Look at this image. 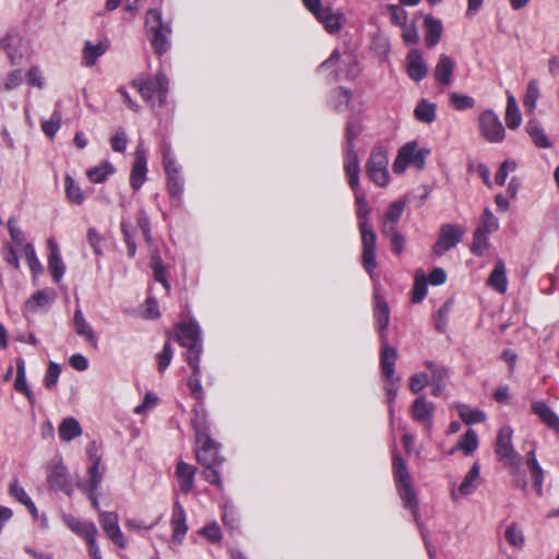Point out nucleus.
Here are the masks:
<instances>
[{
    "mask_svg": "<svg viewBox=\"0 0 559 559\" xmlns=\"http://www.w3.org/2000/svg\"><path fill=\"white\" fill-rule=\"evenodd\" d=\"M382 236L390 238L391 250L395 254L399 255L404 251L405 238L397 229H394L392 233L382 234Z\"/></svg>",
    "mask_w": 559,
    "mask_h": 559,
    "instance_id": "e2e57ef3",
    "label": "nucleus"
},
{
    "mask_svg": "<svg viewBox=\"0 0 559 559\" xmlns=\"http://www.w3.org/2000/svg\"><path fill=\"white\" fill-rule=\"evenodd\" d=\"M429 383V376L425 372L415 373L409 378V390L417 394Z\"/></svg>",
    "mask_w": 559,
    "mask_h": 559,
    "instance_id": "338daca9",
    "label": "nucleus"
},
{
    "mask_svg": "<svg viewBox=\"0 0 559 559\" xmlns=\"http://www.w3.org/2000/svg\"><path fill=\"white\" fill-rule=\"evenodd\" d=\"M414 117L423 123L433 122L437 118V105L426 98H421L414 109Z\"/></svg>",
    "mask_w": 559,
    "mask_h": 559,
    "instance_id": "72a5a7b5",
    "label": "nucleus"
},
{
    "mask_svg": "<svg viewBox=\"0 0 559 559\" xmlns=\"http://www.w3.org/2000/svg\"><path fill=\"white\" fill-rule=\"evenodd\" d=\"M526 131L537 147L548 148L551 146V143L548 140L544 129L539 126L537 121L530 120L526 123Z\"/></svg>",
    "mask_w": 559,
    "mask_h": 559,
    "instance_id": "4c0bfd02",
    "label": "nucleus"
},
{
    "mask_svg": "<svg viewBox=\"0 0 559 559\" xmlns=\"http://www.w3.org/2000/svg\"><path fill=\"white\" fill-rule=\"evenodd\" d=\"M386 9L394 25L402 27L407 24L408 14L403 8L397 4H389Z\"/></svg>",
    "mask_w": 559,
    "mask_h": 559,
    "instance_id": "bf43d9fd",
    "label": "nucleus"
},
{
    "mask_svg": "<svg viewBox=\"0 0 559 559\" xmlns=\"http://www.w3.org/2000/svg\"><path fill=\"white\" fill-rule=\"evenodd\" d=\"M146 33L154 53L163 56L170 48L171 27L164 23L157 9H150L145 15Z\"/></svg>",
    "mask_w": 559,
    "mask_h": 559,
    "instance_id": "20e7f679",
    "label": "nucleus"
},
{
    "mask_svg": "<svg viewBox=\"0 0 559 559\" xmlns=\"http://www.w3.org/2000/svg\"><path fill=\"white\" fill-rule=\"evenodd\" d=\"M356 216L358 221V227H361L362 224L365 226L370 225L369 224V214L371 212V209L368 204V201L362 195H356Z\"/></svg>",
    "mask_w": 559,
    "mask_h": 559,
    "instance_id": "8fccbe9b",
    "label": "nucleus"
},
{
    "mask_svg": "<svg viewBox=\"0 0 559 559\" xmlns=\"http://www.w3.org/2000/svg\"><path fill=\"white\" fill-rule=\"evenodd\" d=\"M373 318L380 333L381 341L386 340L385 330L390 322V309L386 301L379 296H376L374 298Z\"/></svg>",
    "mask_w": 559,
    "mask_h": 559,
    "instance_id": "bb28decb",
    "label": "nucleus"
},
{
    "mask_svg": "<svg viewBox=\"0 0 559 559\" xmlns=\"http://www.w3.org/2000/svg\"><path fill=\"white\" fill-rule=\"evenodd\" d=\"M478 447V437L473 429H468L465 435L461 438L456 447L450 451L454 453L456 450H462L466 455H471Z\"/></svg>",
    "mask_w": 559,
    "mask_h": 559,
    "instance_id": "37998d69",
    "label": "nucleus"
},
{
    "mask_svg": "<svg viewBox=\"0 0 559 559\" xmlns=\"http://www.w3.org/2000/svg\"><path fill=\"white\" fill-rule=\"evenodd\" d=\"M147 159L145 150L139 145L134 153V160L130 173V187L136 191L146 180Z\"/></svg>",
    "mask_w": 559,
    "mask_h": 559,
    "instance_id": "dca6fc26",
    "label": "nucleus"
},
{
    "mask_svg": "<svg viewBox=\"0 0 559 559\" xmlns=\"http://www.w3.org/2000/svg\"><path fill=\"white\" fill-rule=\"evenodd\" d=\"M427 295V280L423 276H416L414 286L412 288V302L419 304Z\"/></svg>",
    "mask_w": 559,
    "mask_h": 559,
    "instance_id": "6e6d98bb",
    "label": "nucleus"
},
{
    "mask_svg": "<svg viewBox=\"0 0 559 559\" xmlns=\"http://www.w3.org/2000/svg\"><path fill=\"white\" fill-rule=\"evenodd\" d=\"M167 191L173 200L180 201L183 193V185L179 174L166 176Z\"/></svg>",
    "mask_w": 559,
    "mask_h": 559,
    "instance_id": "864d4df0",
    "label": "nucleus"
},
{
    "mask_svg": "<svg viewBox=\"0 0 559 559\" xmlns=\"http://www.w3.org/2000/svg\"><path fill=\"white\" fill-rule=\"evenodd\" d=\"M506 124L509 129L514 130L520 127L522 122V116L518 107L514 96L509 95L507 99L506 109Z\"/></svg>",
    "mask_w": 559,
    "mask_h": 559,
    "instance_id": "58836bf2",
    "label": "nucleus"
},
{
    "mask_svg": "<svg viewBox=\"0 0 559 559\" xmlns=\"http://www.w3.org/2000/svg\"><path fill=\"white\" fill-rule=\"evenodd\" d=\"M63 522L75 535L85 540L86 546L96 542L98 531L94 523L78 519L70 514L63 515Z\"/></svg>",
    "mask_w": 559,
    "mask_h": 559,
    "instance_id": "2eb2a0df",
    "label": "nucleus"
},
{
    "mask_svg": "<svg viewBox=\"0 0 559 559\" xmlns=\"http://www.w3.org/2000/svg\"><path fill=\"white\" fill-rule=\"evenodd\" d=\"M397 350L388 344L386 340L381 341L380 368L383 378H392L395 372Z\"/></svg>",
    "mask_w": 559,
    "mask_h": 559,
    "instance_id": "b1692460",
    "label": "nucleus"
},
{
    "mask_svg": "<svg viewBox=\"0 0 559 559\" xmlns=\"http://www.w3.org/2000/svg\"><path fill=\"white\" fill-rule=\"evenodd\" d=\"M449 104L452 108L457 111H464L475 106L476 100L472 96L460 94L457 92H451L449 95Z\"/></svg>",
    "mask_w": 559,
    "mask_h": 559,
    "instance_id": "a18cd8bd",
    "label": "nucleus"
},
{
    "mask_svg": "<svg viewBox=\"0 0 559 559\" xmlns=\"http://www.w3.org/2000/svg\"><path fill=\"white\" fill-rule=\"evenodd\" d=\"M358 229L360 233L362 247L361 264L365 271L371 275L378 266L376 259L377 235L373 231L371 225L365 226L362 224V226L358 227Z\"/></svg>",
    "mask_w": 559,
    "mask_h": 559,
    "instance_id": "9d476101",
    "label": "nucleus"
},
{
    "mask_svg": "<svg viewBox=\"0 0 559 559\" xmlns=\"http://www.w3.org/2000/svg\"><path fill=\"white\" fill-rule=\"evenodd\" d=\"M487 285L500 294H504L507 292L508 278L506 274V264L501 259L496 261L495 267L487 280Z\"/></svg>",
    "mask_w": 559,
    "mask_h": 559,
    "instance_id": "c756f323",
    "label": "nucleus"
},
{
    "mask_svg": "<svg viewBox=\"0 0 559 559\" xmlns=\"http://www.w3.org/2000/svg\"><path fill=\"white\" fill-rule=\"evenodd\" d=\"M504 537L508 544L515 549H522L525 545V537L523 531L521 530L518 523H511L506 528Z\"/></svg>",
    "mask_w": 559,
    "mask_h": 559,
    "instance_id": "c03bdc74",
    "label": "nucleus"
},
{
    "mask_svg": "<svg viewBox=\"0 0 559 559\" xmlns=\"http://www.w3.org/2000/svg\"><path fill=\"white\" fill-rule=\"evenodd\" d=\"M51 299L52 296L49 295L46 290H37L26 301L25 309L26 311L36 312L39 308H43L46 305H48Z\"/></svg>",
    "mask_w": 559,
    "mask_h": 559,
    "instance_id": "09e8293b",
    "label": "nucleus"
},
{
    "mask_svg": "<svg viewBox=\"0 0 559 559\" xmlns=\"http://www.w3.org/2000/svg\"><path fill=\"white\" fill-rule=\"evenodd\" d=\"M88 455H90V460L92 462L91 466L87 469L88 480L81 484L80 488L84 492L88 493L93 508L95 510H98L99 503L95 496V491L98 489V487L102 483V479H103V475L99 472V465H100L102 457L97 453L93 452V447L88 449Z\"/></svg>",
    "mask_w": 559,
    "mask_h": 559,
    "instance_id": "f8f14e48",
    "label": "nucleus"
},
{
    "mask_svg": "<svg viewBox=\"0 0 559 559\" xmlns=\"http://www.w3.org/2000/svg\"><path fill=\"white\" fill-rule=\"evenodd\" d=\"M454 70L455 61L445 53L440 55L433 69L436 84L440 87L450 86L453 82Z\"/></svg>",
    "mask_w": 559,
    "mask_h": 559,
    "instance_id": "f3484780",
    "label": "nucleus"
},
{
    "mask_svg": "<svg viewBox=\"0 0 559 559\" xmlns=\"http://www.w3.org/2000/svg\"><path fill=\"white\" fill-rule=\"evenodd\" d=\"M532 412L539 417L543 424L559 433V417L558 415L544 402H534L532 404Z\"/></svg>",
    "mask_w": 559,
    "mask_h": 559,
    "instance_id": "cd10ccee",
    "label": "nucleus"
},
{
    "mask_svg": "<svg viewBox=\"0 0 559 559\" xmlns=\"http://www.w3.org/2000/svg\"><path fill=\"white\" fill-rule=\"evenodd\" d=\"M466 229L457 224H442L439 228L438 239L432 246V252L437 257L443 255L447 251L455 248L463 239Z\"/></svg>",
    "mask_w": 559,
    "mask_h": 559,
    "instance_id": "1a4fd4ad",
    "label": "nucleus"
},
{
    "mask_svg": "<svg viewBox=\"0 0 559 559\" xmlns=\"http://www.w3.org/2000/svg\"><path fill=\"white\" fill-rule=\"evenodd\" d=\"M64 192L68 201L75 205L83 204L85 197L80 186L75 183V180L67 175L64 177Z\"/></svg>",
    "mask_w": 559,
    "mask_h": 559,
    "instance_id": "a19ab883",
    "label": "nucleus"
},
{
    "mask_svg": "<svg viewBox=\"0 0 559 559\" xmlns=\"http://www.w3.org/2000/svg\"><path fill=\"white\" fill-rule=\"evenodd\" d=\"M435 404L428 402L426 396H418L412 404V418L420 424L428 432L433 426Z\"/></svg>",
    "mask_w": 559,
    "mask_h": 559,
    "instance_id": "4468645a",
    "label": "nucleus"
},
{
    "mask_svg": "<svg viewBox=\"0 0 559 559\" xmlns=\"http://www.w3.org/2000/svg\"><path fill=\"white\" fill-rule=\"evenodd\" d=\"M476 229L486 234H492L499 229L498 218L489 209H485L480 218V224Z\"/></svg>",
    "mask_w": 559,
    "mask_h": 559,
    "instance_id": "3c124183",
    "label": "nucleus"
},
{
    "mask_svg": "<svg viewBox=\"0 0 559 559\" xmlns=\"http://www.w3.org/2000/svg\"><path fill=\"white\" fill-rule=\"evenodd\" d=\"M388 152L384 147L373 148L366 164V171L371 181L379 187H385L389 183Z\"/></svg>",
    "mask_w": 559,
    "mask_h": 559,
    "instance_id": "6e6552de",
    "label": "nucleus"
},
{
    "mask_svg": "<svg viewBox=\"0 0 559 559\" xmlns=\"http://www.w3.org/2000/svg\"><path fill=\"white\" fill-rule=\"evenodd\" d=\"M47 481L52 489L63 490L68 486L67 468L56 464L48 468Z\"/></svg>",
    "mask_w": 559,
    "mask_h": 559,
    "instance_id": "f704fd0d",
    "label": "nucleus"
},
{
    "mask_svg": "<svg viewBox=\"0 0 559 559\" xmlns=\"http://www.w3.org/2000/svg\"><path fill=\"white\" fill-rule=\"evenodd\" d=\"M115 171L114 166L109 162H105L99 166L90 168L86 171L88 180L93 183H103Z\"/></svg>",
    "mask_w": 559,
    "mask_h": 559,
    "instance_id": "79ce46f5",
    "label": "nucleus"
},
{
    "mask_svg": "<svg viewBox=\"0 0 559 559\" xmlns=\"http://www.w3.org/2000/svg\"><path fill=\"white\" fill-rule=\"evenodd\" d=\"M109 40H100L97 44L86 40L82 50V64L84 67H93L97 59L109 49Z\"/></svg>",
    "mask_w": 559,
    "mask_h": 559,
    "instance_id": "a878e982",
    "label": "nucleus"
},
{
    "mask_svg": "<svg viewBox=\"0 0 559 559\" xmlns=\"http://www.w3.org/2000/svg\"><path fill=\"white\" fill-rule=\"evenodd\" d=\"M344 170L349 187L356 192L359 187V162L355 148H346L344 154Z\"/></svg>",
    "mask_w": 559,
    "mask_h": 559,
    "instance_id": "5701e85b",
    "label": "nucleus"
},
{
    "mask_svg": "<svg viewBox=\"0 0 559 559\" xmlns=\"http://www.w3.org/2000/svg\"><path fill=\"white\" fill-rule=\"evenodd\" d=\"M405 206L406 202L404 200H396L389 205L381 221V234L392 233L394 229H397Z\"/></svg>",
    "mask_w": 559,
    "mask_h": 559,
    "instance_id": "6ab92c4d",
    "label": "nucleus"
},
{
    "mask_svg": "<svg viewBox=\"0 0 559 559\" xmlns=\"http://www.w3.org/2000/svg\"><path fill=\"white\" fill-rule=\"evenodd\" d=\"M14 390L21 394H24L31 404L34 403V396L26 383V371L23 359L16 361V378L14 381Z\"/></svg>",
    "mask_w": 559,
    "mask_h": 559,
    "instance_id": "c9c22d12",
    "label": "nucleus"
},
{
    "mask_svg": "<svg viewBox=\"0 0 559 559\" xmlns=\"http://www.w3.org/2000/svg\"><path fill=\"white\" fill-rule=\"evenodd\" d=\"M25 257L31 272L36 275L43 271V265L38 260L35 249L32 245H26Z\"/></svg>",
    "mask_w": 559,
    "mask_h": 559,
    "instance_id": "680f3d73",
    "label": "nucleus"
},
{
    "mask_svg": "<svg viewBox=\"0 0 559 559\" xmlns=\"http://www.w3.org/2000/svg\"><path fill=\"white\" fill-rule=\"evenodd\" d=\"M60 127L61 114L59 111H53L50 119L41 123L43 132L49 138H53L59 131Z\"/></svg>",
    "mask_w": 559,
    "mask_h": 559,
    "instance_id": "4d7b16f0",
    "label": "nucleus"
},
{
    "mask_svg": "<svg viewBox=\"0 0 559 559\" xmlns=\"http://www.w3.org/2000/svg\"><path fill=\"white\" fill-rule=\"evenodd\" d=\"M539 95L540 93L537 80H531L527 84L526 93L523 99V105L526 110L530 112L535 110Z\"/></svg>",
    "mask_w": 559,
    "mask_h": 559,
    "instance_id": "49530a36",
    "label": "nucleus"
},
{
    "mask_svg": "<svg viewBox=\"0 0 559 559\" xmlns=\"http://www.w3.org/2000/svg\"><path fill=\"white\" fill-rule=\"evenodd\" d=\"M406 72L411 80L423 81L428 74V67L423 53L417 48H412L406 56Z\"/></svg>",
    "mask_w": 559,
    "mask_h": 559,
    "instance_id": "a211bd4d",
    "label": "nucleus"
},
{
    "mask_svg": "<svg viewBox=\"0 0 559 559\" xmlns=\"http://www.w3.org/2000/svg\"><path fill=\"white\" fill-rule=\"evenodd\" d=\"M174 349L169 341L165 342L160 353L156 355L157 369L163 373L171 362Z\"/></svg>",
    "mask_w": 559,
    "mask_h": 559,
    "instance_id": "603ef678",
    "label": "nucleus"
},
{
    "mask_svg": "<svg viewBox=\"0 0 559 559\" xmlns=\"http://www.w3.org/2000/svg\"><path fill=\"white\" fill-rule=\"evenodd\" d=\"M47 246L49 249L48 269L52 281L55 283H59L66 272V267L60 255L59 247L56 243V241L51 238L47 240Z\"/></svg>",
    "mask_w": 559,
    "mask_h": 559,
    "instance_id": "412c9836",
    "label": "nucleus"
},
{
    "mask_svg": "<svg viewBox=\"0 0 559 559\" xmlns=\"http://www.w3.org/2000/svg\"><path fill=\"white\" fill-rule=\"evenodd\" d=\"M316 19L324 25V28L330 34H335L341 31L343 26V14L335 13L332 8L325 7L316 15Z\"/></svg>",
    "mask_w": 559,
    "mask_h": 559,
    "instance_id": "7c9ffc66",
    "label": "nucleus"
},
{
    "mask_svg": "<svg viewBox=\"0 0 559 559\" xmlns=\"http://www.w3.org/2000/svg\"><path fill=\"white\" fill-rule=\"evenodd\" d=\"M479 130L483 138L490 143L503 141L506 131L499 117L491 110L486 109L478 117Z\"/></svg>",
    "mask_w": 559,
    "mask_h": 559,
    "instance_id": "9b49d317",
    "label": "nucleus"
},
{
    "mask_svg": "<svg viewBox=\"0 0 559 559\" xmlns=\"http://www.w3.org/2000/svg\"><path fill=\"white\" fill-rule=\"evenodd\" d=\"M425 41L428 48L435 47L441 39L443 26L442 22L432 15H426L424 19Z\"/></svg>",
    "mask_w": 559,
    "mask_h": 559,
    "instance_id": "c85d7f7f",
    "label": "nucleus"
},
{
    "mask_svg": "<svg viewBox=\"0 0 559 559\" xmlns=\"http://www.w3.org/2000/svg\"><path fill=\"white\" fill-rule=\"evenodd\" d=\"M480 467L478 463H474L469 472L465 475L457 491L461 496L471 495L477 487L476 481L479 478Z\"/></svg>",
    "mask_w": 559,
    "mask_h": 559,
    "instance_id": "ea45409f",
    "label": "nucleus"
},
{
    "mask_svg": "<svg viewBox=\"0 0 559 559\" xmlns=\"http://www.w3.org/2000/svg\"><path fill=\"white\" fill-rule=\"evenodd\" d=\"M118 522L119 519L116 512L103 511L99 513V524L105 535L119 548L124 549L128 543Z\"/></svg>",
    "mask_w": 559,
    "mask_h": 559,
    "instance_id": "ddd939ff",
    "label": "nucleus"
},
{
    "mask_svg": "<svg viewBox=\"0 0 559 559\" xmlns=\"http://www.w3.org/2000/svg\"><path fill=\"white\" fill-rule=\"evenodd\" d=\"M384 379V384H383V389L386 393V396H388V403L390 405H392L395 401V397L397 395V391H399V388H400V378H395L394 376H392V378H383Z\"/></svg>",
    "mask_w": 559,
    "mask_h": 559,
    "instance_id": "69168bd1",
    "label": "nucleus"
},
{
    "mask_svg": "<svg viewBox=\"0 0 559 559\" xmlns=\"http://www.w3.org/2000/svg\"><path fill=\"white\" fill-rule=\"evenodd\" d=\"M170 526L173 539L177 543H181L188 532V525L186 511L178 501H175L173 506Z\"/></svg>",
    "mask_w": 559,
    "mask_h": 559,
    "instance_id": "aec40b11",
    "label": "nucleus"
},
{
    "mask_svg": "<svg viewBox=\"0 0 559 559\" xmlns=\"http://www.w3.org/2000/svg\"><path fill=\"white\" fill-rule=\"evenodd\" d=\"M513 430L510 426L499 429L495 442V453L499 462L512 474L516 475L521 467V456L512 444Z\"/></svg>",
    "mask_w": 559,
    "mask_h": 559,
    "instance_id": "39448f33",
    "label": "nucleus"
},
{
    "mask_svg": "<svg viewBox=\"0 0 559 559\" xmlns=\"http://www.w3.org/2000/svg\"><path fill=\"white\" fill-rule=\"evenodd\" d=\"M526 466L531 473L536 492L540 496L543 492L544 471L536 459L535 450H531L526 454Z\"/></svg>",
    "mask_w": 559,
    "mask_h": 559,
    "instance_id": "473e14b6",
    "label": "nucleus"
},
{
    "mask_svg": "<svg viewBox=\"0 0 559 559\" xmlns=\"http://www.w3.org/2000/svg\"><path fill=\"white\" fill-rule=\"evenodd\" d=\"M192 372L188 378L187 385L190 390L191 395L199 402L202 403L204 399V392L201 385V368L200 358H189L186 360Z\"/></svg>",
    "mask_w": 559,
    "mask_h": 559,
    "instance_id": "393cba45",
    "label": "nucleus"
},
{
    "mask_svg": "<svg viewBox=\"0 0 559 559\" xmlns=\"http://www.w3.org/2000/svg\"><path fill=\"white\" fill-rule=\"evenodd\" d=\"M58 433L61 440L69 442L82 435V428L75 418L69 417L61 421Z\"/></svg>",
    "mask_w": 559,
    "mask_h": 559,
    "instance_id": "e433bc0d",
    "label": "nucleus"
},
{
    "mask_svg": "<svg viewBox=\"0 0 559 559\" xmlns=\"http://www.w3.org/2000/svg\"><path fill=\"white\" fill-rule=\"evenodd\" d=\"M197 473V467L193 465L186 463L183 461H179L176 466L175 475L178 481L179 489L185 495H188L194 487V476Z\"/></svg>",
    "mask_w": 559,
    "mask_h": 559,
    "instance_id": "4be33fe9",
    "label": "nucleus"
},
{
    "mask_svg": "<svg viewBox=\"0 0 559 559\" xmlns=\"http://www.w3.org/2000/svg\"><path fill=\"white\" fill-rule=\"evenodd\" d=\"M144 102H146L153 110L162 107L168 94L169 82L163 72H157L154 78H138L131 82Z\"/></svg>",
    "mask_w": 559,
    "mask_h": 559,
    "instance_id": "7ed1b4c3",
    "label": "nucleus"
},
{
    "mask_svg": "<svg viewBox=\"0 0 559 559\" xmlns=\"http://www.w3.org/2000/svg\"><path fill=\"white\" fill-rule=\"evenodd\" d=\"M73 325L78 335L84 337L94 347H97V337L80 308L74 311Z\"/></svg>",
    "mask_w": 559,
    "mask_h": 559,
    "instance_id": "2f4dec72",
    "label": "nucleus"
},
{
    "mask_svg": "<svg viewBox=\"0 0 559 559\" xmlns=\"http://www.w3.org/2000/svg\"><path fill=\"white\" fill-rule=\"evenodd\" d=\"M87 240L96 255L103 254L104 237L93 227L87 230Z\"/></svg>",
    "mask_w": 559,
    "mask_h": 559,
    "instance_id": "774afa93",
    "label": "nucleus"
},
{
    "mask_svg": "<svg viewBox=\"0 0 559 559\" xmlns=\"http://www.w3.org/2000/svg\"><path fill=\"white\" fill-rule=\"evenodd\" d=\"M429 153L427 148H418L415 141L407 142L399 150L392 169L395 174H403L408 166L423 169Z\"/></svg>",
    "mask_w": 559,
    "mask_h": 559,
    "instance_id": "0eeeda50",
    "label": "nucleus"
},
{
    "mask_svg": "<svg viewBox=\"0 0 559 559\" xmlns=\"http://www.w3.org/2000/svg\"><path fill=\"white\" fill-rule=\"evenodd\" d=\"M392 474L403 507L412 512L414 521L420 527V532H425L420 523L419 502L413 488L408 467L402 455L397 452L393 453L392 456Z\"/></svg>",
    "mask_w": 559,
    "mask_h": 559,
    "instance_id": "f03ea898",
    "label": "nucleus"
},
{
    "mask_svg": "<svg viewBox=\"0 0 559 559\" xmlns=\"http://www.w3.org/2000/svg\"><path fill=\"white\" fill-rule=\"evenodd\" d=\"M361 132V126L359 122L350 120L346 123L345 128V139H346V148H354V142L358 138Z\"/></svg>",
    "mask_w": 559,
    "mask_h": 559,
    "instance_id": "052dcab7",
    "label": "nucleus"
},
{
    "mask_svg": "<svg viewBox=\"0 0 559 559\" xmlns=\"http://www.w3.org/2000/svg\"><path fill=\"white\" fill-rule=\"evenodd\" d=\"M61 368L58 364L49 362L44 378V383L47 389H52L57 384Z\"/></svg>",
    "mask_w": 559,
    "mask_h": 559,
    "instance_id": "0e129e2a",
    "label": "nucleus"
},
{
    "mask_svg": "<svg viewBox=\"0 0 559 559\" xmlns=\"http://www.w3.org/2000/svg\"><path fill=\"white\" fill-rule=\"evenodd\" d=\"M488 235L483 233L481 230H475L473 235V241L471 245V251L475 255H481L484 251L488 248Z\"/></svg>",
    "mask_w": 559,
    "mask_h": 559,
    "instance_id": "5fc2aeb1",
    "label": "nucleus"
},
{
    "mask_svg": "<svg viewBox=\"0 0 559 559\" xmlns=\"http://www.w3.org/2000/svg\"><path fill=\"white\" fill-rule=\"evenodd\" d=\"M461 419L466 425H474L484 423L486 419V415L484 412L479 409L469 408L465 405H461L457 409Z\"/></svg>",
    "mask_w": 559,
    "mask_h": 559,
    "instance_id": "de8ad7c7",
    "label": "nucleus"
},
{
    "mask_svg": "<svg viewBox=\"0 0 559 559\" xmlns=\"http://www.w3.org/2000/svg\"><path fill=\"white\" fill-rule=\"evenodd\" d=\"M518 167L515 160L506 159L497 170L495 175V181L498 186H503L506 183L509 171H514Z\"/></svg>",
    "mask_w": 559,
    "mask_h": 559,
    "instance_id": "13d9d810",
    "label": "nucleus"
},
{
    "mask_svg": "<svg viewBox=\"0 0 559 559\" xmlns=\"http://www.w3.org/2000/svg\"><path fill=\"white\" fill-rule=\"evenodd\" d=\"M192 427L195 433V460L203 466L201 475L209 484L222 488L221 467L226 459L219 453L221 443L209 435L205 416L200 415L198 411L192 419Z\"/></svg>",
    "mask_w": 559,
    "mask_h": 559,
    "instance_id": "f257e3e1",
    "label": "nucleus"
},
{
    "mask_svg": "<svg viewBox=\"0 0 559 559\" xmlns=\"http://www.w3.org/2000/svg\"><path fill=\"white\" fill-rule=\"evenodd\" d=\"M176 340L180 346L186 347V360L189 358H201L203 352L201 331L199 324L190 320L189 322H179L176 324Z\"/></svg>",
    "mask_w": 559,
    "mask_h": 559,
    "instance_id": "423d86ee",
    "label": "nucleus"
}]
</instances>
